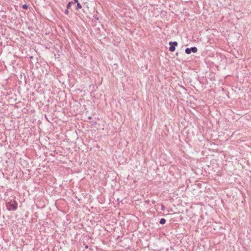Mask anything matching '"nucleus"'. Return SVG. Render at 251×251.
Segmentation results:
<instances>
[{
  "label": "nucleus",
  "instance_id": "obj_1",
  "mask_svg": "<svg viewBox=\"0 0 251 251\" xmlns=\"http://www.w3.org/2000/svg\"><path fill=\"white\" fill-rule=\"evenodd\" d=\"M17 205L18 203L15 201H10L8 202L6 204L7 209L9 211L16 210L17 209Z\"/></svg>",
  "mask_w": 251,
  "mask_h": 251
},
{
  "label": "nucleus",
  "instance_id": "obj_2",
  "mask_svg": "<svg viewBox=\"0 0 251 251\" xmlns=\"http://www.w3.org/2000/svg\"><path fill=\"white\" fill-rule=\"evenodd\" d=\"M169 44L170 45L169 50L171 52L174 51L176 50V47L178 45L177 42L176 41H174V42L171 41L169 42Z\"/></svg>",
  "mask_w": 251,
  "mask_h": 251
},
{
  "label": "nucleus",
  "instance_id": "obj_3",
  "mask_svg": "<svg viewBox=\"0 0 251 251\" xmlns=\"http://www.w3.org/2000/svg\"><path fill=\"white\" fill-rule=\"evenodd\" d=\"M198 49L196 47H191V48H186L185 50V53L187 54H190L192 52L194 53L197 52Z\"/></svg>",
  "mask_w": 251,
  "mask_h": 251
},
{
  "label": "nucleus",
  "instance_id": "obj_4",
  "mask_svg": "<svg viewBox=\"0 0 251 251\" xmlns=\"http://www.w3.org/2000/svg\"><path fill=\"white\" fill-rule=\"evenodd\" d=\"M74 5L75 4V2H73V1H70L67 5V9H70L72 6V5Z\"/></svg>",
  "mask_w": 251,
  "mask_h": 251
},
{
  "label": "nucleus",
  "instance_id": "obj_5",
  "mask_svg": "<svg viewBox=\"0 0 251 251\" xmlns=\"http://www.w3.org/2000/svg\"><path fill=\"white\" fill-rule=\"evenodd\" d=\"M166 220L164 218H162L159 221V223L161 225H164L166 223Z\"/></svg>",
  "mask_w": 251,
  "mask_h": 251
},
{
  "label": "nucleus",
  "instance_id": "obj_6",
  "mask_svg": "<svg viewBox=\"0 0 251 251\" xmlns=\"http://www.w3.org/2000/svg\"><path fill=\"white\" fill-rule=\"evenodd\" d=\"M81 7H82V6L80 4V3H77V4L76 5V9L78 10L79 9L81 8Z\"/></svg>",
  "mask_w": 251,
  "mask_h": 251
},
{
  "label": "nucleus",
  "instance_id": "obj_7",
  "mask_svg": "<svg viewBox=\"0 0 251 251\" xmlns=\"http://www.w3.org/2000/svg\"><path fill=\"white\" fill-rule=\"evenodd\" d=\"M22 7L24 9H27L28 8V5L26 4H23Z\"/></svg>",
  "mask_w": 251,
  "mask_h": 251
},
{
  "label": "nucleus",
  "instance_id": "obj_8",
  "mask_svg": "<svg viewBox=\"0 0 251 251\" xmlns=\"http://www.w3.org/2000/svg\"><path fill=\"white\" fill-rule=\"evenodd\" d=\"M161 210H162V211L165 210V206L163 204H161Z\"/></svg>",
  "mask_w": 251,
  "mask_h": 251
},
{
  "label": "nucleus",
  "instance_id": "obj_9",
  "mask_svg": "<svg viewBox=\"0 0 251 251\" xmlns=\"http://www.w3.org/2000/svg\"><path fill=\"white\" fill-rule=\"evenodd\" d=\"M68 9H67L65 10V13L67 15L69 14V10Z\"/></svg>",
  "mask_w": 251,
  "mask_h": 251
},
{
  "label": "nucleus",
  "instance_id": "obj_10",
  "mask_svg": "<svg viewBox=\"0 0 251 251\" xmlns=\"http://www.w3.org/2000/svg\"><path fill=\"white\" fill-rule=\"evenodd\" d=\"M73 2H75V3H76L77 4V3H79V2H78V0H74V1H73Z\"/></svg>",
  "mask_w": 251,
  "mask_h": 251
},
{
  "label": "nucleus",
  "instance_id": "obj_11",
  "mask_svg": "<svg viewBox=\"0 0 251 251\" xmlns=\"http://www.w3.org/2000/svg\"><path fill=\"white\" fill-rule=\"evenodd\" d=\"M85 248V249H88L89 246L88 245H86Z\"/></svg>",
  "mask_w": 251,
  "mask_h": 251
},
{
  "label": "nucleus",
  "instance_id": "obj_12",
  "mask_svg": "<svg viewBox=\"0 0 251 251\" xmlns=\"http://www.w3.org/2000/svg\"><path fill=\"white\" fill-rule=\"evenodd\" d=\"M176 55H178V52H176Z\"/></svg>",
  "mask_w": 251,
  "mask_h": 251
},
{
  "label": "nucleus",
  "instance_id": "obj_13",
  "mask_svg": "<svg viewBox=\"0 0 251 251\" xmlns=\"http://www.w3.org/2000/svg\"><path fill=\"white\" fill-rule=\"evenodd\" d=\"M91 118H92V117H89V119H91Z\"/></svg>",
  "mask_w": 251,
  "mask_h": 251
}]
</instances>
